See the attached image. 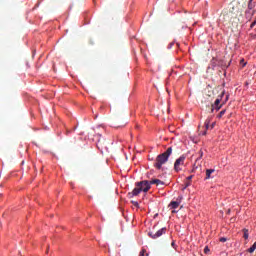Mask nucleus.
<instances>
[{"mask_svg": "<svg viewBox=\"0 0 256 256\" xmlns=\"http://www.w3.org/2000/svg\"><path fill=\"white\" fill-rule=\"evenodd\" d=\"M171 153H173V148L169 147L165 152H163L162 154H159L156 157L154 167L158 170L163 169V165H165V163L169 161V157H171Z\"/></svg>", "mask_w": 256, "mask_h": 256, "instance_id": "obj_1", "label": "nucleus"}, {"mask_svg": "<svg viewBox=\"0 0 256 256\" xmlns=\"http://www.w3.org/2000/svg\"><path fill=\"white\" fill-rule=\"evenodd\" d=\"M149 189H151V182H149L147 180L137 182L136 187L133 189L131 195H132V197H137V195H139V193H141V191H143L144 193H147V191H149Z\"/></svg>", "mask_w": 256, "mask_h": 256, "instance_id": "obj_2", "label": "nucleus"}, {"mask_svg": "<svg viewBox=\"0 0 256 256\" xmlns=\"http://www.w3.org/2000/svg\"><path fill=\"white\" fill-rule=\"evenodd\" d=\"M165 233H167V228H161L159 230H155V228H153L149 233V237H151V239H159V237H161L162 235H165Z\"/></svg>", "mask_w": 256, "mask_h": 256, "instance_id": "obj_3", "label": "nucleus"}, {"mask_svg": "<svg viewBox=\"0 0 256 256\" xmlns=\"http://www.w3.org/2000/svg\"><path fill=\"white\" fill-rule=\"evenodd\" d=\"M183 165H185V155L180 156L178 159H176L175 163H174V171H176V173H179V171H181V167H183Z\"/></svg>", "mask_w": 256, "mask_h": 256, "instance_id": "obj_4", "label": "nucleus"}, {"mask_svg": "<svg viewBox=\"0 0 256 256\" xmlns=\"http://www.w3.org/2000/svg\"><path fill=\"white\" fill-rule=\"evenodd\" d=\"M223 95H225V92H222L220 96L215 100L214 104L211 105V112L215 111V107H218V105H221V100L223 99Z\"/></svg>", "mask_w": 256, "mask_h": 256, "instance_id": "obj_5", "label": "nucleus"}, {"mask_svg": "<svg viewBox=\"0 0 256 256\" xmlns=\"http://www.w3.org/2000/svg\"><path fill=\"white\" fill-rule=\"evenodd\" d=\"M211 123V120L206 119L204 122L205 131L201 130V127H199V135H207V129H209V124Z\"/></svg>", "mask_w": 256, "mask_h": 256, "instance_id": "obj_6", "label": "nucleus"}, {"mask_svg": "<svg viewBox=\"0 0 256 256\" xmlns=\"http://www.w3.org/2000/svg\"><path fill=\"white\" fill-rule=\"evenodd\" d=\"M181 199H183V197H178L177 201H172L170 203V207L171 209H177V207H179V205H181Z\"/></svg>", "mask_w": 256, "mask_h": 256, "instance_id": "obj_7", "label": "nucleus"}, {"mask_svg": "<svg viewBox=\"0 0 256 256\" xmlns=\"http://www.w3.org/2000/svg\"><path fill=\"white\" fill-rule=\"evenodd\" d=\"M245 15H246V19H251V17L255 15V10H251L247 8V10L245 11Z\"/></svg>", "mask_w": 256, "mask_h": 256, "instance_id": "obj_8", "label": "nucleus"}, {"mask_svg": "<svg viewBox=\"0 0 256 256\" xmlns=\"http://www.w3.org/2000/svg\"><path fill=\"white\" fill-rule=\"evenodd\" d=\"M150 185H157V187H159L160 185H165V182L159 179H153L150 181Z\"/></svg>", "mask_w": 256, "mask_h": 256, "instance_id": "obj_9", "label": "nucleus"}, {"mask_svg": "<svg viewBox=\"0 0 256 256\" xmlns=\"http://www.w3.org/2000/svg\"><path fill=\"white\" fill-rule=\"evenodd\" d=\"M256 4L253 0L248 1V9L255 11Z\"/></svg>", "mask_w": 256, "mask_h": 256, "instance_id": "obj_10", "label": "nucleus"}, {"mask_svg": "<svg viewBox=\"0 0 256 256\" xmlns=\"http://www.w3.org/2000/svg\"><path fill=\"white\" fill-rule=\"evenodd\" d=\"M215 173V169H207L206 170V179H211V175Z\"/></svg>", "mask_w": 256, "mask_h": 256, "instance_id": "obj_11", "label": "nucleus"}, {"mask_svg": "<svg viewBox=\"0 0 256 256\" xmlns=\"http://www.w3.org/2000/svg\"><path fill=\"white\" fill-rule=\"evenodd\" d=\"M242 231H243V237L245 239H249V230L247 228H244Z\"/></svg>", "mask_w": 256, "mask_h": 256, "instance_id": "obj_12", "label": "nucleus"}, {"mask_svg": "<svg viewBox=\"0 0 256 256\" xmlns=\"http://www.w3.org/2000/svg\"><path fill=\"white\" fill-rule=\"evenodd\" d=\"M255 249H256V241H255L254 244L248 249V253H255Z\"/></svg>", "mask_w": 256, "mask_h": 256, "instance_id": "obj_13", "label": "nucleus"}, {"mask_svg": "<svg viewBox=\"0 0 256 256\" xmlns=\"http://www.w3.org/2000/svg\"><path fill=\"white\" fill-rule=\"evenodd\" d=\"M145 254H146V256H149V253H147V250H146V249H142V250L140 251L139 256H145Z\"/></svg>", "mask_w": 256, "mask_h": 256, "instance_id": "obj_14", "label": "nucleus"}, {"mask_svg": "<svg viewBox=\"0 0 256 256\" xmlns=\"http://www.w3.org/2000/svg\"><path fill=\"white\" fill-rule=\"evenodd\" d=\"M225 113H226V110H222V111H220V113L218 114V119H221V117H223V115H225Z\"/></svg>", "mask_w": 256, "mask_h": 256, "instance_id": "obj_15", "label": "nucleus"}, {"mask_svg": "<svg viewBox=\"0 0 256 256\" xmlns=\"http://www.w3.org/2000/svg\"><path fill=\"white\" fill-rule=\"evenodd\" d=\"M190 185H191V182H189V181L185 182L184 189H187V187H189Z\"/></svg>", "mask_w": 256, "mask_h": 256, "instance_id": "obj_16", "label": "nucleus"}, {"mask_svg": "<svg viewBox=\"0 0 256 256\" xmlns=\"http://www.w3.org/2000/svg\"><path fill=\"white\" fill-rule=\"evenodd\" d=\"M204 253L207 255V253H209V246H206L205 248H204Z\"/></svg>", "mask_w": 256, "mask_h": 256, "instance_id": "obj_17", "label": "nucleus"}, {"mask_svg": "<svg viewBox=\"0 0 256 256\" xmlns=\"http://www.w3.org/2000/svg\"><path fill=\"white\" fill-rule=\"evenodd\" d=\"M191 179H193V175L188 176V177L186 178V181H188V182H190V183H191Z\"/></svg>", "mask_w": 256, "mask_h": 256, "instance_id": "obj_18", "label": "nucleus"}, {"mask_svg": "<svg viewBox=\"0 0 256 256\" xmlns=\"http://www.w3.org/2000/svg\"><path fill=\"white\" fill-rule=\"evenodd\" d=\"M226 241H227V238H225V237L220 238L221 243H225Z\"/></svg>", "mask_w": 256, "mask_h": 256, "instance_id": "obj_19", "label": "nucleus"}, {"mask_svg": "<svg viewBox=\"0 0 256 256\" xmlns=\"http://www.w3.org/2000/svg\"><path fill=\"white\" fill-rule=\"evenodd\" d=\"M222 105H218V106H215L214 109H216V111H219V109H221Z\"/></svg>", "mask_w": 256, "mask_h": 256, "instance_id": "obj_20", "label": "nucleus"}, {"mask_svg": "<svg viewBox=\"0 0 256 256\" xmlns=\"http://www.w3.org/2000/svg\"><path fill=\"white\" fill-rule=\"evenodd\" d=\"M254 25H256V21H254V22L251 23V25H250L251 29H253V26H254Z\"/></svg>", "mask_w": 256, "mask_h": 256, "instance_id": "obj_21", "label": "nucleus"}, {"mask_svg": "<svg viewBox=\"0 0 256 256\" xmlns=\"http://www.w3.org/2000/svg\"><path fill=\"white\" fill-rule=\"evenodd\" d=\"M213 127H215V123H212V125H211V129H213Z\"/></svg>", "mask_w": 256, "mask_h": 256, "instance_id": "obj_22", "label": "nucleus"}, {"mask_svg": "<svg viewBox=\"0 0 256 256\" xmlns=\"http://www.w3.org/2000/svg\"><path fill=\"white\" fill-rule=\"evenodd\" d=\"M171 245H172V247H175V242H172Z\"/></svg>", "mask_w": 256, "mask_h": 256, "instance_id": "obj_23", "label": "nucleus"}, {"mask_svg": "<svg viewBox=\"0 0 256 256\" xmlns=\"http://www.w3.org/2000/svg\"><path fill=\"white\" fill-rule=\"evenodd\" d=\"M200 157H203V152H200Z\"/></svg>", "mask_w": 256, "mask_h": 256, "instance_id": "obj_24", "label": "nucleus"}, {"mask_svg": "<svg viewBox=\"0 0 256 256\" xmlns=\"http://www.w3.org/2000/svg\"><path fill=\"white\" fill-rule=\"evenodd\" d=\"M227 99H229V95L226 96V101H227Z\"/></svg>", "mask_w": 256, "mask_h": 256, "instance_id": "obj_25", "label": "nucleus"}, {"mask_svg": "<svg viewBox=\"0 0 256 256\" xmlns=\"http://www.w3.org/2000/svg\"><path fill=\"white\" fill-rule=\"evenodd\" d=\"M134 205H139V203L135 202Z\"/></svg>", "mask_w": 256, "mask_h": 256, "instance_id": "obj_26", "label": "nucleus"}]
</instances>
